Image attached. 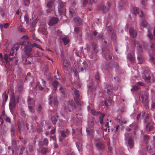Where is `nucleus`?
I'll return each mask as SVG.
<instances>
[{"instance_id":"obj_39","label":"nucleus","mask_w":155,"mask_h":155,"mask_svg":"<svg viewBox=\"0 0 155 155\" xmlns=\"http://www.w3.org/2000/svg\"><path fill=\"white\" fill-rule=\"evenodd\" d=\"M105 115V114L104 113L101 114V115L100 116V123L101 124H104L103 119Z\"/></svg>"},{"instance_id":"obj_59","label":"nucleus","mask_w":155,"mask_h":155,"mask_svg":"<svg viewBox=\"0 0 155 155\" xmlns=\"http://www.w3.org/2000/svg\"><path fill=\"white\" fill-rule=\"evenodd\" d=\"M14 50L15 49L14 48H12V49L10 51V52L9 54V56H12L13 55V54L14 53Z\"/></svg>"},{"instance_id":"obj_22","label":"nucleus","mask_w":155,"mask_h":155,"mask_svg":"<svg viewBox=\"0 0 155 155\" xmlns=\"http://www.w3.org/2000/svg\"><path fill=\"white\" fill-rule=\"evenodd\" d=\"M25 150V147L23 146H21L18 147L16 151L17 155H21Z\"/></svg>"},{"instance_id":"obj_49","label":"nucleus","mask_w":155,"mask_h":155,"mask_svg":"<svg viewBox=\"0 0 155 155\" xmlns=\"http://www.w3.org/2000/svg\"><path fill=\"white\" fill-rule=\"evenodd\" d=\"M51 120L52 123L55 124L57 121V120L54 116H52L51 117Z\"/></svg>"},{"instance_id":"obj_36","label":"nucleus","mask_w":155,"mask_h":155,"mask_svg":"<svg viewBox=\"0 0 155 155\" xmlns=\"http://www.w3.org/2000/svg\"><path fill=\"white\" fill-rule=\"evenodd\" d=\"M127 123L126 119L123 118H120L119 120V123L120 125H122L124 124H125Z\"/></svg>"},{"instance_id":"obj_34","label":"nucleus","mask_w":155,"mask_h":155,"mask_svg":"<svg viewBox=\"0 0 155 155\" xmlns=\"http://www.w3.org/2000/svg\"><path fill=\"white\" fill-rule=\"evenodd\" d=\"M147 25V23L146 21L145 20H143L142 23L140 24V27L141 29L143 28L146 27Z\"/></svg>"},{"instance_id":"obj_58","label":"nucleus","mask_w":155,"mask_h":155,"mask_svg":"<svg viewBox=\"0 0 155 155\" xmlns=\"http://www.w3.org/2000/svg\"><path fill=\"white\" fill-rule=\"evenodd\" d=\"M111 38L114 41L116 39V36L115 33H112Z\"/></svg>"},{"instance_id":"obj_10","label":"nucleus","mask_w":155,"mask_h":155,"mask_svg":"<svg viewBox=\"0 0 155 155\" xmlns=\"http://www.w3.org/2000/svg\"><path fill=\"white\" fill-rule=\"evenodd\" d=\"M152 76L153 75L152 74H150V73L149 72L147 73L146 71H144L143 76V78L146 81L149 82L150 81V80L151 78L150 76Z\"/></svg>"},{"instance_id":"obj_50","label":"nucleus","mask_w":155,"mask_h":155,"mask_svg":"<svg viewBox=\"0 0 155 155\" xmlns=\"http://www.w3.org/2000/svg\"><path fill=\"white\" fill-rule=\"evenodd\" d=\"M30 45H31V47L33 48V47H35L37 48H40V45L36 43H34L32 44H30Z\"/></svg>"},{"instance_id":"obj_25","label":"nucleus","mask_w":155,"mask_h":155,"mask_svg":"<svg viewBox=\"0 0 155 155\" xmlns=\"http://www.w3.org/2000/svg\"><path fill=\"white\" fill-rule=\"evenodd\" d=\"M75 24L78 25H81L82 22V20L79 17H77L74 19Z\"/></svg>"},{"instance_id":"obj_61","label":"nucleus","mask_w":155,"mask_h":155,"mask_svg":"<svg viewBox=\"0 0 155 155\" xmlns=\"http://www.w3.org/2000/svg\"><path fill=\"white\" fill-rule=\"evenodd\" d=\"M103 35L102 33H99L98 34L97 36V37L98 39H103Z\"/></svg>"},{"instance_id":"obj_35","label":"nucleus","mask_w":155,"mask_h":155,"mask_svg":"<svg viewBox=\"0 0 155 155\" xmlns=\"http://www.w3.org/2000/svg\"><path fill=\"white\" fill-rule=\"evenodd\" d=\"M127 58L131 62H134L135 61L134 57L133 55H132L130 54L128 55Z\"/></svg>"},{"instance_id":"obj_19","label":"nucleus","mask_w":155,"mask_h":155,"mask_svg":"<svg viewBox=\"0 0 155 155\" xmlns=\"http://www.w3.org/2000/svg\"><path fill=\"white\" fill-rule=\"evenodd\" d=\"M58 19L56 17H53L51 18L48 25L50 26L52 25L56 24L58 21Z\"/></svg>"},{"instance_id":"obj_48","label":"nucleus","mask_w":155,"mask_h":155,"mask_svg":"<svg viewBox=\"0 0 155 155\" xmlns=\"http://www.w3.org/2000/svg\"><path fill=\"white\" fill-rule=\"evenodd\" d=\"M95 78L97 80V83L100 82L99 74V73H97L96 74L95 76Z\"/></svg>"},{"instance_id":"obj_3","label":"nucleus","mask_w":155,"mask_h":155,"mask_svg":"<svg viewBox=\"0 0 155 155\" xmlns=\"http://www.w3.org/2000/svg\"><path fill=\"white\" fill-rule=\"evenodd\" d=\"M28 108L30 111L32 113L35 111V101L34 100L31 98L29 96L28 97Z\"/></svg>"},{"instance_id":"obj_43","label":"nucleus","mask_w":155,"mask_h":155,"mask_svg":"<svg viewBox=\"0 0 155 155\" xmlns=\"http://www.w3.org/2000/svg\"><path fill=\"white\" fill-rule=\"evenodd\" d=\"M150 140V137L149 136L146 135L144 137L143 140L146 143H147Z\"/></svg>"},{"instance_id":"obj_45","label":"nucleus","mask_w":155,"mask_h":155,"mask_svg":"<svg viewBox=\"0 0 155 155\" xmlns=\"http://www.w3.org/2000/svg\"><path fill=\"white\" fill-rule=\"evenodd\" d=\"M60 134L62 137L65 138L67 137V135L64 130H61L60 131Z\"/></svg>"},{"instance_id":"obj_30","label":"nucleus","mask_w":155,"mask_h":155,"mask_svg":"<svg viewBox=\"0 0 155 155\" xmlns=\"http://www.w3.org/2000/svg\"><path fill=\"white\" fill-rule=\"evenodd\" d=\"M61 39L65 45H67L69 41L68 37L66 36L63 37Z\"/></svg>"},{"instance_id":"obj_47","label":"nucleus","mask_w":155,"mask_h":155,"mask_svg":"<svg viewBox=\"0 0 155 155\" xmlns=\"http://www.w3.org/2000/svg\"><path fill=\"white\" fill-rule=\"evenodd\" d=\"M12 147L14 148L16 147V142L14 139L12 140Z\"/></svg>"},{"instance_id":"obj_7","label":"nucleus","mask_w":155,"mask_h":155,"mask_svg":"<svg viewBox=\"0 0 155 155\" xmlns=\"http://www.w3.org/2000/svg\"><path fill=\"white\" fill-rule=\"evenodd\" d=\"M151 48L153 51V54L154 55V57L151 54H150V59L153 63L155 64V44L154 43H152L151 45Z\"/></svg>"},{"instance_id":"obj_37","label":"nucleus","mask_w":155,"mask_h":155,"mask_svg":"<svg viewBox=\"0 0 155 155\" xmlns=\"http://www.w3.org/2000/svg\"><path fill=\"white\" fill-rule=\"evenodd\" d=\"M74 31L75 33L78 34L79 36L81 35V32L80 31V28L79 27H76L74 28Z\"/></svg>"},{"instance_id":"obj_26","label":"nucleus","mask_w":155,"mask_h":155,"mask_svg":"<svg viewBox=\"0 0 155 155\" xmlns=\"http://www.w3.org/2000/svg\"><path fill=\"white\" fill-rule=\"evenodd\" d=\"M128 145L130 148H133L134 146L133 139L131 137H130L128 139Z\"/></svg>"},{"instance_id":"obj_13","label":"nucleus","mask_w":155,"mask_h":155,"mask_svg":"<svg viewBox=\"0 0 155 155\" xmlns=\"http://www.w3.org/2000/svg\"><path fill=\"white\" fill-rule=\"evenodd\" d=\"M133 129H134V134H135L136 131L138 129L137 126L136 124H132L127 127L126 129L127 131H130Z\"/></svg>"},{"instance_id":"obj_56","label":"nucleus","mask_w":155,"mask_h":155,"mask_svg":"<svg viewBox=\"0 0 155 155\" xmlns=\"http://www.w3.org/2000/svg\"><path fill=\"white\" fill-rule=\"evenodd\" d=\"M32 39L35 40H36L38 41H40L41 40L39 39H38L35 36V34H33L32 35Z\"/></svg>"},{"instance_id":"obj_2","label":"nucleus","mask_w":155,"mask_h":155,"mask_svg":"<svg viewBox=\"0 0 155 155\" xmlns=\"http://www.w3.org/2000/svg\"><path fill=\"white\" fill-rule=\"evenodd\" d=\"M141 98L142 103L143 106H145L146 108L148 107V94L147 92L142 91L141 93Z\"/></svg>"},{"instance_id":"obj_57","label":"nucleus","mask_w":155,"mask_h":155,"mask_svg":"<svg viewBox=\"0 0 155 155\" xmlns=\"http://www.w3.org/2000/svg\"><path fill=\"white\" fill-rule=\"evenodd\" d=\"M86 131L87 134L89 135H90L92 134L93 130L91 129H87Z\"/></svg>"},{"instance_id":"obj_29","label":"nucleus","mask_w":155,"mask_h":155,"mask_svg":"<svg viewBox=\"0 0 155 155\" xmlns=\"http://www.w3.org/2000/svg\"><path fill=\"white\" fill-rule=\"evenodd\" d=\"M84 66L83 67H79V69L81 71H83L84 69H86L88 67V64L87 62H83Z\"/></svg>"},{"instance_id":"obj_4","label":"nucleus","mask_w":155,"mask_h":155,"mask_svg":"<svg viewBox=\"0 0 155 155\" xmlns=\"http://www.w3.org/2000/svg\"><path fill=\"white\" fill-rule=\"evenodd\" d=\"M96 142L95 143L96 147L99 150H103L104 148V146L103 142L102 139L98 138L95 139Z\"/></svg>"},{"instance_id":"obj_18","label":"nucleus","mask_w":155,"mask_h":155,"mask_svg":"<svg viewBox=\"0 0 155 155\" xmlns=\"http://www.w3.org/2000/svg\"><path fill=\"white\" fill-rule=\"evenodd\" d=\"M74 93L75 95L74 98V100L76 103L78 104V101L80 99V95L78 91L75 88H74Z\"/></svg>"},{"instance_id":"obj_40","label":"nucleus","mask_w":155,"mask_h":155,"mask_svg":"<svg viewBox=\"0 0 155 155\" xmlns=\"http://www.w3.org/2000/svg\"><path fill=\"white\" fill-rule=\"evenodd\" d=\"M41 149V152L45 154L46 153L49 152V150L48 149L46 148H44L43 147L42 148H40Z\"/></svg>"},{"instance_id":"obj_1","label":"nucleus","mask_w":155,"mask_h":155,"mask_svg":"<svg viewBox=\"0 0 155 155\" xmlns=\"http://www.w3.org/2000/svg\"><path fill=\"white\" fill-rule=\"evenodd\" d=\"M142 116L144 118V122L146 124L147 122L146 127L147 131H150L153 129V123L150 120H149V115L145 112L142 113Z\"/></svg>"},{"instance_id":"obj_46","label":"nucleus","mask_w":155,"mask_h":155,"mask_svg":"<svg viewBox=\"0 0 155 155\" xmlns=\"http://www.w3.org/2000/svg\"><path fill=\"white\" fill-rule=\"evenodd\" d=\"M10 25V24L8 23H6L3 25H0V27L1 28H2L3 27H4L5 28H7L8 27L9 25Z\"/></svg>"},{"instance_id":"obj_38","label":"nucleus","mask_w":155,"mask_h":155,"mask_svg":"<svg viewBox=\"0 0 155 155\" xmlns=\"http://www.w3.org/2000/svg\"><path fill=\"white\" fill-rule=\"evenodd\" d=\"M125 4L124 2L122 1L121 0L119 2L118 8L120 9H122L123 7Z\"/></svg>"},{"instance_id":"obj_41","label":"nucleus","mask_w":155,"mask_h":155,"mask_svg":"<svg viewBox=\"0 0 155 155\" xmlns=\"http://www.w3.org/2000/svg\"><path fill=\"white\" fill-rule=\"evenodd\" d=\"M58 82L56 81H54L52 83L53 86L54 87V90H56L57 89Z\"/></svg>"},{"instance_id":"obj_27","label":"nucleus","mask_w":155,"mask_h":155,"mask_svg":"<svg viewBox=\"0 0 155 155\" xmlns=\"http://www.w3.org/2000/svg\"><path fill=\"white\" fill-rule=\"evenodd\" d=\"M111 4L109 2H107L106 6L103 5L102 6V10L104 12H106L108 11L109 7L110 6Z\"/></svg>"},{"instance_id":"obj_62","label":"nucleus","mask_w":155,"mask_h":155,"mask_svg":"<svg viewBox=\"0 0 155 155\" xmlns=\"http://www.w3.org/2000/svg\"><path fill=\"white\" fill-rule=\"evenodd\" d=\"M41 106L40 104H39L38 105V108H37V110L38 112H40L41 110Z\"/></svg>"},{"instance_id":"obj_12","label":"nucleus","mask_w":155,"mask_h":155,"mask_svg":"<svg viewBox=\"0 0 155 155\" xmlns=\"http://www.w3.org/2000/svg\"><path fill=\"white\" fill-rule=\"evenodd\" d=\"M63 67L65 70L67 71L70 68V63L69 60L67 59L63 60Z\"/></svg>"},{"instance_id":"obj_52","label":"nucleus","mask_w":155,"mask_h":155,"mask_svg":"<svg viewBox=\"0 0 155 155\" xmlns=\"http://www.w3.org/2000/svg\"><path fill=\"white\" fill-rule=\"evenodd\" d=\"M18 29L21 32H25L26 31V29L23 28L21 25H20Z\"/></svg>"},{"instance_id":"obj_60","label":"nucleus","mask_w":155,"mask_h":155,"mask_svg":"<svg viewBox=\"0 0 155 155\" xmlns=\"http://www.w3.org/2000/svg\"><path fill=\"white\" fill-rule=\"evenodd\" d=\"M28 148L30 151L31 152H32L34 149V147L31 145L28 146Z\"/></svg>"},{"instance_id":"obj_51","label":"nucleus","mask_w":155,"mask_h":155,"mask_svg":"<svg viewBox=\"0 0 155 155\" xmlns=\"http://www.w3.org/2000/svg\"><path fill=\"white\" fill-rule=\"evenodd\" d=\"M31 74L29 72L28 73L27 76L25 79V80H30L31 78L32 79V77L31 76Z\"/></svg>"},{"instance_id":"obj_64","label":"nucleus","mask_w":155,"mask_h":155,"mask_svg":"<svg viewBox=\"0 0 155 155\" xmlns=\"http://www.w3.org/2000/svg\"><path fill=\"white\" fill-rule=\"evenodd\" d=\"M92 47L94 48V49L95 50V49H96V48H97V45L96 43H94V42H93L92 43Z\"/></svg>"},{"instance_id":"obj_24","label":"nucleus","mask_w":155,"mask_h":155,"mask_svg":"<svg viewBox=\"0 0 155 155\" xmlns=\"http://www.w3.org/2000/svg\"><path fill=\"white\" fill-rule=\"evenodd\" d=\"M129 33L130 36L132 37H135L137 35V31L132 28L130 29Z\"/></svg>"},{"instance_id":"obj_55","label":"nucleus","mask_w":155,"mask_h":155,"mask_svg":"<svg viewBox=\"0 0 155 155\" xmlns=\"http://www.w3.org/2000/svg\"><path fill=\"white\" fill-rule=\"evenodd\" d=\"M148 37L150 39L152 40L153 38V36L151 32L149 31H148V33L147 34Z\"/></svg>"},{"instance_id":"obj_28","label":"nucleus","mask_w":155,"mask_h":155,"mask_svg":"<svg viewBox=\"0 0 155 155\" xmlns=\"http://www.w3.org/2000/svg\"><path fill=\"white\" fill-rule=\"evenodd\" d=\"M4 8V6L3 5H2L0 6V15L2 17H3L5 15Z\"/></svg>"},{"instance_id":"obj_63","label":"nucleus","mask_w":155,"mask_h":155,"mask_svg":"<svg viewBox=\"0 0 155 155\" xmlns=\"http://www.w3.org/2000/svg\"><path fill=\"white\" fill-rule=\"evenodd\" d=\"M88 0H84L83 2V6H85L88 3Z\"/></svg>"},{"instance_id":"obj_5","label":"nucleus","mask_w":155,"mask_h":155,"mask_svg":"<svg viewBox=\"0 0 155 155\" xmlns=\"http://www.w3.org/2000/svg\"><path fill=\"white\" fill-rule=\"evenodd\" d=\"M18 102V99H17V100H16L14 94L13 93L11 97L10 101L9 104V108L10 110L13 109V107H15V104L16 103Z\"/></svg>"},{"instance_id":"obj_20","label":"nucleus","mask_w":155,"mask_h":155,"mask_svg":"<svg viewBox=\"0 0 155 155\" xmlns=\"http://www.w3.org/2000/svg\"><path fill=\"white\" fill-rule=\"evenodd\" d=\"M112 88L111 86L107 85L106 86V88L105 89V91H107V93L109 95H111L112 94Z\"/></svg>"},{"instance_id":"obj_11","label":"nucleus","mask_w":155,"mask_h":155,"mask_svg":"<svg viewBox=\"0 0 155 155\" xmlns=\"http://www.w3.org/2000/svg\"><path fill=\"white\" fill-rule=\"evenodd\" d=\"M42 83L43 86H41L39 82H38L36 86V88L37 89L41 90H43L46 87V81L43 79H41Z\"/></svg>"},{"instance_id":"obj_14","label":"nucleus","mask_w":155,"mask_h":155,"mask_svg":"<svg viewBox=\"0 0 155 155\" xmlns=\"http://www.w3.org/2000/svg\"><path fill=\"white\" fill-rule=\"evenodd\" d=\"M48 142L46 138L44 139L43 140L39 142V147L40 148H42L44 146H46L48 145Z\"/></svg>"},{"instance_id":"obj_31","label":"nucleus","mask_w":155,"mask_h":155,"mask_svg":"<svg viewBox=\"0 0 155 155\" xmlns=\"http://www.w3.org/2000/svg\"><path fill=\"white\" fill-rule=\"evenodd\" d=\"M54 0H51L48 2L47 4V7L48 8H51L54 5Z\"/></svg>"},{"instance_id":"obj_44","label":"nucleus","mask_w":155,"mask_h":155,"mask_svg":"<svg viewBox=\"0 0 155 155\" xmlns=\"http://www.w3.org/2000/svg\"><path fill=\"white\" fill-rule=\"evenodd\" d=\"M30 0H23L24 5L28 6L30 4Z\"/></svg>"},{"instance_id":"obj_23","label":"nucleus","mask_w":155,"mask_h":155,"mask_svg":"<svg viewBox=\"0 0 155 155\" xmlns=\"http://www.w3.org/2000/svg\"><path fill=\"white\" fill-rule=\"evenodd\" d=\"M112 103V101L110 97H108L106 98L104 101L105 105L107 106H109L111 105Z\"/></svg>"},{"instance_id":"obj_33","label":"nucleus","mask_w":155,"mask_h":155,"mask_svg":"<svg viewBox=\"0 0 155 155\" xmlns=\"http://www.w3.org/2000/svg\"><path fill=\"white\" fill-rule=\"evenodd\" d=\"M104 57L106 60H110L112 58V54L110 52H108L107 53H106Z\"/></svg>"},{"instance_id":"obj_17","label":"nucleus","mask_w":155,"mask_h":155,"mask_svg":"<svg viewBox=\"0 0 155 155\" xmlns=\"http://www.w3.org/2000/svg\"><path fill=\"white\" fill-rule=\"evenodd\" d=\"M133 10L134 14L136 15L138 14V16L141 17L143 15V12L139 8H137L136 7H134L133 8Z\"/></svg>"},{"instance_id":"obj_42","label":"nucleus","mask_w":155,"mask_h":155,"mask_svg":"<svg viewBox=\"0 0 155 155\" xmlns=\"http://www.w3.org/2000/svg\"><path fill=\"white\" fill-rule=\"evenodd\" d=\"M24 20L26 21V23L28 24L29 22V18L27 13H25L24 16Z\"/></svg>"},{"instance_id":"obj_54","label":"nucleus","mask_w":155,"mask_h":155,"mask_svg":"<svg viewBox=\"0 0 155 155\" xmlns=\"http://www.w3.org/2000/svg\"><path fill=\"white\" fill-rule=\"evenodd\" d=\"M69 13L71 16H72L74 13V10L72 8L69 9Z\"/></svg>"},{"instance_id":"obj_21","label":"nucleus","mask_w":155,"mask_h":155,"mask_svg":"<svg viewBox=\"0 0 155 155\" xmlns=\"http://www.w3.org/2000/svg\"><path fill=\"white\" fill-rule=\"evenodd\" d=\"M17 125L18 128V130L20 133H21L23 129L24 125L23 122L18 120L17 122Z\"/></svg>"},{"instance_id":"obj_6","label":"nucleus","mask_w":155,"mask_h":155,"mask_svg":"<svg viewBox=\"0 0 155 155\" xmlns=\"http://www.w3.org/2000/svg\"><path fill=\"white\" fill-rule=\"evenodd\" d=\"M32 47L30 44L29 45H25L24 48V51L26 55L28 57L32 54L31 52L32 51Z\"/></svg>"},{"instance_id":"obj_32","label":"nucleus","mask_w":155,"mask_h":155,"mask_svg":"<svg viewBox=\"0 0 155 155\" xmlns=\"http://www.w3.org/2000/svg\"><path fill=\"white\" fill-rule=\"evenodd\" d=\"M76 144L77 148L79 152H81L82 151V144L76 142Z\"/></svg>"},{"instance_id":"obj_16","label":"nucleus","mask_w":155,"mask_h":155,"mask_svg":"<svg viewBox=\"0 0 155 155\" xmlns=\"http://www.w3.org/2000/svg\"><path fill=\"white\" fill-rule=\"evenodd\" d=\"M41 70L45 75L49 77L51 74L48 71V67L47 65H45L41 68Z\"/></svg>"},{"instance_id":"obj_8","label":"nucleus","mask_w":155,"mask_h":155,"mask_svg":"<svg viewBox=\"0 0 155 155\" xmlns=\"http://www.w3.org/2000/svg\"><path fill=\"white\" fill-rule=\"evenodd\" d=\"M64 3L61 1H59L58 2V10L60 14H63L64 13L65 9L64 8Z\"/></svg>"},{"instance_id":"obj_15","label":"nucleus","mask_w":155,"mask_h":155,"mask_svg":"<svg viewBox=\"0 0 155 155\" xmlns=\"http://www.w3.org/2000/svg\"><path fill=\"white\" fill-rule=\"evenodd\" d=\"M12 58L9 57L8 55L5 54L4 55V59H3L2 55V54H0V60H3L4 59L6 63L10 64V62L12 60Z\"/></svg>"},{"instance_id":"obj_53","label":"nucleus","mask_w":155,"mask_h":155,"mask_svg":"<svg viewBox=\"0 0 155 155\" xmlns=\"http://www.w3.org/2000/svg\"><path fill=\"white\" fill-rule=\"evenodd\" d=\"M140 87L138 86H134L133 88L131 89V90L132 91H136L140 89Z\"/></svg>"},{"instance_id":"obj_9","label":"nucleus","mask_w":155,"mask_h":155,"mask_svg":"<svg viewBox=\"0 0 155 155\" xmlns=\"http://www.w3.org/2000/svg\"><path fill=\"white\" fill-rule=\"evenodd\" d=\"M49 104L50 105L52 106V104L53 103V104L54 106H57L58 104V101H57V98L56 97L54 98L51 95H50L49 97Z\"/></svg>"}]
</instances>
